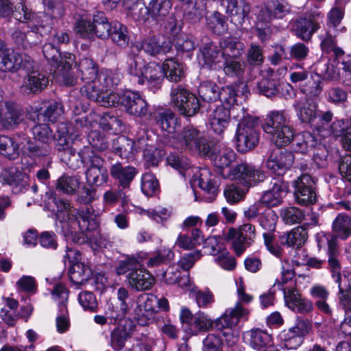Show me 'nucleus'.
<instances>
[{"label":"nucleus","instance_id":"nucleus-42","mask_svg":"<svg viewBox=\"0 0 351 351\" xmlns=\"http://www.w3.org/2000/svg\"><path fill=\"white\" fill-rule=\"evenodd\" d=\"M157 125L164 131L169 134L176 132L178 125V119L170 110H163L159 112L155 117Z\"/></svg>","mask_w":351,"mask_h":351},{"label":"nucleus","instance_id":"nucleus-9","mask_svg":"<svg viewBox=\"0 0 351 351\" xmlns=\"http://www.w3.org/2000/svg\"><path fill=\"white\" fill-rule=\"evenodd\" d=\"M209 141L203 131L199 130L193 125H186L178 134L172 137L171 145L178 150L197 152L199 155L208 154Z\"/></svg>","mask_w":351,"mask_h":351},{"label":"nucleus","instance_id":"nucleus-13","mask_svg":"<svg viewBox=\"0 0 351 351\" xmlns=\"http://www.w3.org/2000/svg\"><path fill=\"white\" fill-rule=\"evenodd\" d=\"M63 154L65 162L71 166H73L71 158H80L82 162L86 165V176H106L107 173L104 160L90 147H84L77 154L73 149H65Z\"/></svg>","mask_w":351,"mask_h":351},{"label":"nucleus","instance_id":"nucleus-64","mask_svg":"<svg viewBox=\"0 0 351 351\" xmlns=\"http://www.w3.org/2000/svg\"><path fill=\"white\" fill-rule=\"evenodd\" d=\"M88 141L93 149L99 152L104 151L108 147L105 136L97 130H91L88 133Z\"/></svg>","mask_w":351,"mask_h":351},{"label":"nucleus","instance_id":"nucleus-62","mask_svg":"<svg viewBox=\"0 0 351 351\" xmlns=\"http://www.w3.org/2000/svg\"><path fill=\"white\" fill-rule=\"evenodd\" d=\"M289 328L304 341L305 336L312 330V324L308 318L298 317L294 325Z\"/></svg>","mask_w":351,"mask_h":351},{"label":"nucleus","instance_id":"nucleus-12","mask_svg":"<svg viewBox=\"0 0 351 351\" xmlns=\"http://www.w3.org/2000/svg\"><path fill=\"white\" fill-rule=\"evenodd\" d=\"M324 14L317 8L303 14L295 20L289 22V27L298 38L304 41L311 40L324 23Z\"/></svg>","mask_w":351,"mask_h":351},{"label":"nucleus","instance_id":"nucleus-44","mask_svg":"<svg viewBox=\"0 0 351 351\" xmlns=\"http://www.w3.org/2000/svg\"><path fill=\"white\" fill-rule=\"evenodd\" d=\"M322 77L321 75L315 73L305 83L300 86V91L306 97H313L318 96L322 91Z\"/></svg>","mask_w":351,"mask_h":351},{"label":"nucleus","instance_id":"nucleus-16","mask_svg":"<svg viewBox=\"0 0 351 351\" xmlns=\"http://www.w3.org/2000/svg\"><path fill=\"white\" fill-rule=\"evenodd\" d=\"M224 237L231 243L235 253L240 256L254 241L255 227L252 224L245 223L238 230L231 228L224 233Z\"/></svg>","mask_w":351,"mask_h":351},{"label":"nucleus","instance_id":"nucleus-28","mask_svg":"<svg viewBox=\"0 0 351 351\" xmlns=\"http://www.w3.org/2000/svg\"><path fill=\"white\" fill-rule=\"evenodd\" d=\"M126 279L129 285L138 291L150 289L155 282L152 275L145 269L141 268L128 273Z\"/></svg>","mask_w":351,"mask_h":351},{"label":"nucleus","instance_id":"nucleus-5","mask_svg":"<svg viewBox=\"0 0 351 351\" xmlns=\"http://www.w3.org/2000/svg\"><path fill=\"white\" fill-rule=\"evenodd\" d=\"M126 70L132 80L139 85H146L154 93L160 88L162 74L160 65L155 62H146L139 54H130Z\"/></svg>","mask_w":351,"mask_h":351},{"label":"nucleus","instance_id":"nucleus-46","mask_svg":"<svg viewBox=\"0 0 351 351\" xmlns=\"http://www.w3.org/2000/svg\"><path fill=\"white\" fill-rule=\"evenodd\" d=\"M29 119L35 123L32 127V131L35 141L40 143L44 142V128L43 123L44 122V112L40 107L35 109L29 114Z\"/></svg>","mask_w":351,"mask_h":351},{"label":"nucleus","instance_id":"nucleus-53","mask_svg":"<svg viewBox=\"0 0 351 351\" xmlns=\"http://www.w3.org/2000/svg\"><path fill=\"white\" fill-rule=\"evenodd\" d=\"M74 30L82 38L93 39V19L91 21L85 16H80L75 21Z\"/></svg>","mask_w":351,"mask_h":351},{"label":"nucleus","instance_id":"nucleus-55","mask_svg":"<svg viewBox=\"0 0 351 351\" xmlns=\"http://www.w3.org/2000/svg\"><path fill=\"white\" fill-rule=\"evenodd\" d=\"M319 38L321 40V48L324 52L332 53L336 57L343 55V51L337 46L335 38L332 34L326 32L321 34Z\"/></svg>","mask_w":351,"mask_h":351},{"label":"nucleus","instance_id":"nucleus-57","mask_svg":"<svg viewBox=\"0 0 351 351\" xmlns=\"http://www.w3.org/2000/svg\"><path fill=\"white\" fill-rule=\"evenodd\" d=\"M313 164L317 169L325 168L328 165V150L325 145L318 141L317 144L312 149Z\"/></svg>","mask_w":351,"mask_h":351},{"label":"nucleus","instance_id":"nucleus-49","mask_svg":"<svg viewBox=\"0 0 351 351\" xmlns=\"http://www.w3.org/2000/svg\"><path fill=\"white\" fill-rule=\"evenodd\" d=\"M51 286L47 289L51 293L52 300L57 302L58 308L67 306L69 292L65 285L58 282Z\"/></svg>","mask_w":351,"mask_h":351},{"label":"nucleus","instance_id":"nucleus-10","mask_svg":"<svg viewBox=\"0 0 351 351\" xmlns=\"http://www.w3.org/2000/svg\"><path fill=\"white\" fill-rule=\"evenodd\" d=\"M250 311L242 304L237 302L234 307L227 308L221 317L215 320V328L222 332L228 346L234 345L237 337L233 335L235 328L241 319H247Z\"/></svg>","mask_w":351,"mask_h":351},{"label":"nucleus","instance_id":"nucleus-6","mask_svg":"<svg viewBox=\"0 0 351 351\" xmlns=\"http://www.w3.org/2000/svg\"><path fill=\"white\" fill-rule=\"evenodd\" d=\"M291 11L287 0H265L256 14L255 30L261 40L267 38L271 33L270 23L273 20L282 19Z\"/></svg>","mask_w":351,"mask_h":351},{"label":"nucleus","instance_id":"nucleus-45","mask_svg":"<svg viewBox=\"0 0 351 351\" xmlns=\"http://www.w3.org/2000/svg\"><path fill=\"white\" fill-rule=\"evenodd\" d=\"M92 276L90 268L83 263L73 264L70 268V278L77 285H82Z\"/></svg>","mask_w":351,"mask_h":351},{"label":"nucleus","instance_id":"nucleus-11","mask_svg":"<svg viewBox=\"0 0 351 351\" xmlns=\"http://www.w3.org/2000/svg\"><path fill=\"white\" fill-rule=\"evenodd\" d=\"M112 95L117 96L118 98L116 99V102L112 105H102L103 106L112 107L121 104L125 108L128 114L135 117H143L147 114L148 104L138 93L130 90L121 93L117 89L116 86L113 88V90L107 93L105 96V100L111 101Z\"/></svg>","mask_w":351,"mask_h":351},{"label":"nucleus","instance_id":"nucleus-15","mask_svg":"<svg viewBox=\"0 0 351 351\" xmlns=\"http://www.w3.org/2000/svg\"><path fill=\"white\" fill-rule=\"evenodd\" d=\"M170 97L172 105L184 116H193L199 110V99L182 86L172 88Z\"/></svg>","mask_w":351,"mask_h":351},{"label":"nucleus","instance_id":"nucleus-54","mask_svg":"<svg viewBox=\"0 0 351 351\" xmlns=\"http://www.w3.org/2000/svg\"><path fill=\"white\" fill-rule=\"evenodd\" d=\"M110 37L113 43L119 46L127 45L130 40L127 27L119 22L112 23Z\"/></svg>","mask_w":351,"mask_h":351},{"label":"nucleus","instance_id":"nucleus-48","mask_svg":"<svg viewBox=\"0 0 351 351\" xmlns=\"http://www.w3.org/2000/svg\"><path fill=\"white\" fill-rule=\"evenodd\" d=\"M148 6L149 14L156 20L159 21L169 14L172 4L170 0H151Z\"/></svg>","mask_w":351,"mask_h":351},{"label":"nucleus","instance_id":"nucleus-41","mask_svg":"<svg viewBox=\"0 0 351 351\" xmlns=\"http://www.w3.org/2000/svg\"><path fill=\"white\" fill-rule=\"evenodd\" d=\"M332 228L336 236L346 240L351 236V217L346 214H339L334 219Z\"/></svg>","mask_w":351,"mask_h":351},{"label":"nucleus","instance_id":"nucleus-23","mask_svg":"<svg viewBox=\"0 0 351 351\" xmlns=\"http://www.w3.org/2000/svg\"><path fill=\"white\" fill-rule=\"evenodd\" d=\"M294 156L291 152L278 149L272 151L266 162V167L276 176H283L293 165Z\"/></svg>","mask_w":351,"mask_h":351},{"label":"nucleus","instance_id":"nucleus-30","mask_svg":"<svg viewBox=\"0 0 351 351\" xmlns=\"http://www.w3.org/2000/svg\"><path fill=\"white\" fill-rule=\"evenodd\" d=\"M147 253L140 252L136 254L125 255L123 258L119 261L116 267L117 275L128 274L133 271H137L142 266L145 258H147Z\"/></svg>","mask_w":351,"mask_h":351},{"label":"nucleus","instance_id":"nucleus-37","mask_svg":"<svg viewBox=\"0 0 351 351\" xmlns=\"http://www.w3.org/2000/svg\"><path fill=\"white\" fill-rule=\"evenodd\" d=\"M219 177H193L191 184L193 187L198 186L204 193L215 196L220 186Z\"/></svg>","mask_w":351,"mask_h":351},{"label":"nucleus","instance_id":"nucleus-22","mask_svg":"<svg viewBox=\"0 0 351 351\" xmlns=\"http://www.w3.org/2000/svg\"><path fill=\"white\" fill-rule=\"evenodd\" d=\"M203 156L209 158L216 168L222 169L228 167L235 160L236 154L229 147L211 143L209 145L208 153L203 154Z\"/></svg>","mask_w":351,"mask_h":351},{"label":"nucleus","instance_id":"nucleus-61","mask_svg":"<svg viewBox=\"0 0 351 351\" xmlns=\"http://www.w3.org/2000/svg\"><path fill=\"white\" fill-rule=\"evenodd\" d=\"M167 163L172 168L183 173V171L190 168L191 164L187 158L175 153L170 154L167 158Z\"/></svg>","mask_w":351,"mask_h":351},{"label":"nucleus","instance_id":"nucleus-36","mask_svg":"<svg viewBox=\"0 0 351 351\" xmlns=\"http://www.w3.org/2000/svg\"><path fill=\"white\" fill-rule=\"evenodd\" d=\"M112 149L121 158H129L132 157L136 152L139 146L137 147L136 143L125 136L118 137L112 142Z\"/></svg>","mask_w":351,"mask_h":351},{"label":"nucleus","instance_id":"nucleus-51","mask_svg":"<svg viewBox=\"0 0 351 351\" xmlns=\"http://www.w3.org/2000/svg\"><path fill=\"white\" fill-rule=\"evenodd\" d=\"M132 0H124V5L130 12V14L135 20L138 21H145L149 14V6L146 7L143 3H139L138 0H134L132 5L130 1Z\"/></svg>","mask_w":351,"mask_h":351},{"label":"nucleus","instance_id":"nucleus-4","mask_svg":"<svg viewBox=\"0 0 351 351\" xmlns=\"http://www.w3.org/2000/svg\"><path fill=\"white\" fill-rule=\"evenodd\" d=\"M1 53L0 71L2 72H15L23 69L27 73V77L23 80L22 88L27 93H37L41 90L42 80L44 76L35 69L34 62L26 53L14 51Z\"/></svg>","mask_w":351,"mask_h":351},{"label":"nucleus","instance_id":"nucleus-40","mask_svg":"<svg viewBox=\"0 0 351 351\" xmlns=\"http://www.w3.org/2000/svg\"><path fill=\"white\" fill-rule=\"evenodd\" d=\"M21 112L14 104L7 102L5 108L0 109V121L5 128L17 125L21 120Z\"/></svg>","mask_w":351,"mask_h":351},{"label":"nucleus","instance_id":"nucleus-38","mask_svg":"<svg viewBox=\"0 0 351 351\" xmlns=\"http://www.w3.org/2000/svg\"><path fill=\"white\" fill-rule=\"evenodd\" d=\"M21 144L22 143L19 142L16 137L0 136V154L9 159L14 160L19 155Z\"/></svg>","mask_w":351,"mask_h":351},{"label":"nucleus","instance_id":"nucleus-29","mask_svg":"<svg viewBox=\"0 0 351 351\" xmlns=\"http://www.w3.org/2000/svg\"><path fill=\"white\" fill-rule=\"evenodd\" d=\"M243 339L245 344L256 350H262L272 341L271 335L267 331L259 328H252L244 332Z\"/></svg>","mask_w":351,"mask_h":351},{"label":"nucleus","instance_id":"nucleus-35","mask_svg":"<svg viewBox=\"0 0 351 351\" xmlns=\"http://www.w3.org/2000/svg\"><path fill=\"white\" fill-rule=\"evenodd\" d=\"M215 326L213 321L208 315L199 311L194 315V319L188 328V332L191 335H197L201 332H206Z\"/></svg>","mask_w":351,"mask_h":351},{"label":"nucleus","instance_id":"nucleus-33","mask_svg":"<svg viewBox=\"0 0 351 351\" xmlns=\"http://www.w3.org/2000/svg\"><path fill=\"white\" fill-rule=\"evenodd\" d=\"M160 69L162 74V80L165 77L171 82H177L184 77V66L176 59L170 58L164 61Z\"/></svg>","mask_w":351,"mask_h":351},{"label":"nucleus","instance_id":"nucleus-3","mask_svg":"<svg viewBox=\"0 0 351 351\" xmlns=\"http://www.w3.org/2000/svg\"><path fill=\"white\" fill-rule=\"evenodd\" d=\"M57 207L56 218L62 223L65 233L71 234L76 243H84L88 239V232L97 227L98 213L90 208L77 210L69 202L53 199Z\"/></svg>","mask_w":351,"mask_h":351},{"label":"nucleus","instance_id":"nucleus-63","mask_svg":"<svg viewBox=\"0 0 351 351\" xmlns=\"http://www.w3.org/2000/svg\"><path fill=\"white\" fill-rule=\"evenodd\" d=\"M201 257L202 253L199 250L185 253L180 257L176 265L178 267H180L184 271H189Z\"/></svg>","mask_w":351,"mask_h":351},{"label":"nucleus","instance_id":"nucleus-50","mask_svg":"<svg viewBox=\"0 0 351 351\" xmlns=\"http://www.w3.org/2000/svg\"><path fill=\"white\" fill-rule=\"evenodd\" d=\"M208 27L215 34H221L227 30L224 16L218 12H213L206 16Z\"/></svg>","mask_w":351,"mask_h":351},{"label":"nucleus","instance_id":"nucleus-43","mask_svg":"<svg viewBox=\"0 0 351 351\" xmlns=\"http://www.w3.org/2000/svg\"><path fill=\"white\" fill-rule=\"evenodd\" d=\"M191 296L195 298L199 308H206L210 307L215 302L214 295L208 289H199L192 282V286L187 288Z\"/></svg>","mask_w":351,"mask_h":351},{"label":"nucleus","instance_id":"nucleus-56","mask_svg":"<svg viewBox=\"0 0 351 351\" xmlns=\"http://www.w3.org/2000/svg\"><path fill=\"white\" fill-rule=\"evenodd\" d=\"M174 256L173 252L168 247H162L157 250L152 256H147L145 260H147L146 265L148 267H156L166 261L173 259Z\"/></svg>","mask_w":351,"mask_h":351},{"label":"nucleus","instance_id":"nucleus-58","mask_svg":"<svg viewBox=\"0 0 351 351\" xmlns=\"http://www.w3.org/2000/svg\"><path fill=\"white\" fill-rule=\"evenodd\" d=\"M307 231L302 227H298L289 232L286 237V242L289 246L300 247L307 239Z\"/></svg>","mask_w":351,"mask_h":351},{"label":"nucleus","instance_id":"nucleus-19","mask_svg":"<svg viewBox=\"0 0 351 351\" xmlns=\"http://www.w3.org/2000/svg\"><path fill=\"white\" fill-rule=\"evenodd\" d=\"M315 180L312 177H297L293 182L295 202L302 206L315 204L317 196L314 185Z\"/></svg>","mask_w":351,"mask_h":351},{"label":"nucleus","instance_id":"nucleus-20","mask_svg":"<svg viewBox=\"0 0 351 351\" xmlns=\"http://www.w3.org/2000/svg\"><path fill=\"white\" fill-rule=\"evenodd\" d=\"M263 181L255 177H235L237 185H228L223 191L224 196L228 203H237L244 198L250 188L257 186Z\"/></svg>","mask_w":351,"mask_h":351},{"label":"nucleus","instance_id":"nucleus-31","mask_svg":"<svg viewBox=\"0 0 351 351\" xmlns=\"http://www.w3.org/2000/svg\"><path fill=\"white\" fill-rule=\"evenodd\" d=\"M182 2L184 16L191 23L200 21L204 14L206 5L204 0H179Z\"/></svg>","mask_w":351,"mask_h":351},{"label":"nucleus","instance_id":"nucleus-17","mask_svg":"<svg viewBox=\"0 0 351 351\" xmlns=\"http://www.w3.org/2000/svg\"><path fill=\"white\" fill-rule=\"evenodd\" d=\"M219 94V99L222 102V106L228 108L232 107L230 110L232 113L235 110L234 114H237L239 112L237 108H243L239 105V103L241 104L243 101L246 100L250 92L247 84L242 82L223 87L220 90Z\"/></svg>","mask_w":351,"mask_h":351},{"label":"nucleus","instance_id":"nucleus-47","mask_svg":"<svg viewBox=\"0 0 351 351\" xmlns=\"http://www.w3.org/2000/svg\"><path fill=\"white\" fill-rule=\"evenodd\" d=\"M219 86L212 81L202 82L198 87V94L203 101L211 102L219 97Z\"/></svg>","mask_w":351,"mask_h":351},{"label":"nucleus","instance_id":"nucleus-8","mask_svg":"<svg viewBox=\"0 0 351 351\" xmlns=\"http://www.w3.org/2000/svg\"><path fill=\"white\" fill-rule=\"evenodd\" d=\"M263 129L271 141L278 147L289 145L293 139L294 130L288 124L282 110L268 112Z\"/></svg>","mask_w":351,"mask_h":351},{"label":"nucleus","instance_id":"nucleus-2","mask_svg":"<svg viewBox=\"0 0 351 351\" xmlns=\"http://www.w3.org/2000/svg\"><path fill=\"white\" fill-rule=\"evenodd\" d=\"M82 80L86 83L81 88V93L89 99L99 105H112L118 98L112 95V101L105 100L107 93L113 90L119 84L121 75L118 72L103 69L97 73V68L93 60L86 58L81 60L78 65Z\"/></svg>","mask_w":351,"mask_h":351},{"label":"nucleus","instance_id":"nucleus-59","mask_svg":"<svg viewBox=\"0 0 351 351\" xmlns=\"http://www.w3.org/2000/svg\"><path fill=\"white\" fill-rule=\"evenodd\" d=\"M215 263L226 271H232L236 268L237 262L234 257L227 250H222L221 253L215 256Z\"/></svg>","mask_w":351,"mask_h":351},{"label":"nucleus","instance_id":"nucleus-7","mask_svg":"<svg viewBox=\"0 0 351 351\" xmlns=\"http://www.w3.org/2000/svg\"><path fill=\"white\" fill-rule=\"evenodd\" d=\"M239 112L234 114V110L232 118L238 121L235 134L236 145L239 152H246L254 149L258 143V133L256 126L258 119L250 116L244 108H237Z\"/></svg>","mask_w":351,"mask_h":351},{"label":"nucleus","instance_id":"nucleus-32","mask_svg":"<svg viewBox=\"0 0 351 351\" xmlns=\"http://www.w3.org/2000/svg\"><path fill=\"white\" fill-rule=\"evenodd\" d=\"M112 23L108 22L105 14L102 12L97 11L93 14V39L98 38L101 40H106L110 37L112 30Z\"/></svg>","mask_w":351,"mask_h":351},{"label":"nucleus","instance_id":"nucleus-27","mask_svg":"<svg viewBox=\"0 0 351 351\" xmlns=\"http://www.w3.org/2000/svg\"><path fill=\"white\" fill-rule=\"evenodd\" d=\"M293 106L302 123H312L318 117L317 105L310 99L295 100Z\"/></svg>","mask_w":351,"mask_h":351},{"label":"nucleus","instance_id":"nucleus-18","mask_svg":"<svg viewBox=\"0 0 351 351\" xmlns=\"http://www.w3.org/2000/svg\"><path fill=\"white\" fill-rule=\"evenodd\" d=\"M58 58L53 57L51 60V68H49V74L51 75L58 82L66 86H73L75 84L77 79L71 73V66L74 60V56L71 53L64 54V62L63 58L59 55Z\"/></svg>","mask_w":351,"mask_h":351},{"label":"nucleus","instance_id":"nucleus-52","mask_svg":"<svg viewBox=\"0 0 351 351\" xmlns=\"http://www.w3.org/2000/svg\"><path fill=\"white\" fill-rule=\"evenodd\" d=\"M280 215L282 221L289 225L299 223L305 218L304 212L295 206L282 208Z\"/></svg>","mask_w":351,"mask_h":351},{"label":"nucleus","instance_id":"nucleus-34","mask_svg":"<svg viewBox=\"0 0 351 351\" xmlns=\"http://www.w3.org/2000/svg\"><path fill=\"white\" fill-rule=\"evenodd\" d=\"M292 149L295 152L306 154L317 144L318 141L311 133L303 132L298 134L293 133Z\"/></svg>","mask_w":351,"mask_h":351},{"label":"nucleus","instance_id":"nucleus-25","mask_svg":"<svg viewBox=\"0 0 351 351\" xmlns=\"http://www.w3.org/2000/svg\"><path fill=\"white\" fill-rule=\"evenodd\" d=\"M221 5L236 25H242L250 12V5L245 0H221Z\"/></svg>","mask_w":351,"mask_h":351},{"label":"nucleus","instance_id":"nucleus-1","mask_svg":"<svg viewBox=\"0 0 351 351\" xmlns=\"http://www.w3.org/2000/svg\"><path fill=\"white\" fill-rule=\"evenodd\" d=\"M244 49V44L232 37L222 39L219 47L207 39L199 47V63L210 69H222L228 77L239 78L245 69V62L241 58Z\"/></svg>","mask_w":351,"mask_h":351},{"label":"nucleus","instance_id":"nucleus-14","mask_svg":"<svg viewBox=\"0 0 351 351\" xmlns=\"http://www.w3.org/2000/svg\"><path fill=\"white\" fill-rule=\"evenodd\" d=\"M13 17L20 22L27 23V27L31 29L26 35V49L41 42L40 29H43V25L40 16L32 12L25 5H19L13 12Z\"/></svg>","mask_w":351,"mask_h":351},{"label":"nucleus","instance_id":"nucleus-26","mask_svg":"<svg viewBox=\"0 0 351 351\" xmlns=\"http://www.w3.org/2000/svg\"><path fill=\"white\" fill-rule=\"evenodd\" d=\"M232 112L223 106H218L208 114V124L216 134L221 135L228 128Z\"/></svg>","mask_w":351,"mask_h":351},{"label":"nucleus","instance_id":"nucleus-24","mask_svg":"<svg viewBox=\"0 0 351 351\" xmlns=\"http://www.w3.org/2000/svg\"><path fill=\"white\" fill-rule=\"evenodd\" d=\"M271 184V189L265 192L259 201L263 206L267 207L278 206L282 201V193L289 191L288 182L281 177H272Z\"/></svg>","mask_w":351,"mask_h":351},{"label":"nucleus","instance_id":"nucleus-21","mask_svg":"<svg viewBox=\"0 0 351 351\" xmlns=\"http://www.w3.org/2000/svg\"><path fill=\"white\" fill-rule=\"evenodd\" d=\"M137 47L151 56H158L169 53L172 44L169 37L158 34L144 38Z\"/></svg>","mask_w":351,"mask_h":351},{"label":"nucleus","instance_id":"nucleus-60","mask_svg":"<svg viewBox=\"0 0 351 351\" xmlns=\"http://www.w3.org/2000/svg\"><path fill=\"white\" fill-rule=\"evenodd\" d=\"M345 129V121L343 119H336L332 124L327 126L326 129L317 128L318 134L325 138L333 135L336 137L343 136Z\"/></svg>","mask_w":351,"mask_h":351},{"label":"nucleus","instance_id":"nucleus-39","mask_svg":"<svg viewBox=\"0 0 351 351\" xmlns=\"http://www.w3.org/2000/svg\"><path fill=\"white\" fill-rule=\"evenodd\" d=\"M166 283L178 284L180 287L186 289L192 286V281L188 275L181 276V272L176 265H171L163 274Z\"/></svg>","mask_w":351,"mask_h":351}]
</instances>
